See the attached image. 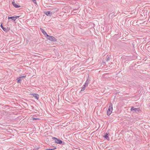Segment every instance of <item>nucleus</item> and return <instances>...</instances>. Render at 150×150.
Segmentation results:
<instances>
[{"label":"nucleus","mask_w":150,"mask_h":150,"mask_svg":"<svg viewBox=\"0 0 150 150\" xmlns=\"http://www.w3.org/2000/svg\"><path fill=\"white\" fill-rule=\"evenodd\" d=\"M112 110V103H110V105L107 110V115H110L111 113Z\"/></svg>","instance_id":"f257e3e1"},{"label":"nucleus","mask_w":150,"mask_h":150,"mask_svg":"<svg viewBox=\"0 0 150 150\" xmlns=\"http://www.w3.org/2000/svg\"><path fill=\"white\" fill-rule=\"evenodd\" d=\"M46 37L47 39L53 42L57 41V39L53 36L48 35Z\"/></svg>","instance_id":"f03ea898"},{"label":"nucleus","mask_w":150,"mask_h":150,"mask_svg":"<svg viewBox=\"0 0 150 150\" xmlns=\"http://www.w3.org/2000/svg\"><path fill=\"white\" fill-rule=\"evenodd\" d=\"M140 109L139 108H134L133 107L131 108L130 110L133 112H135L136 113H138L139 112Z\"/></svg>","instance_id":"7ed1b4c3"},{"label":"nucleus","mask_w":150,"mask_h":150,"mask_svg":"<svg viewBox=\"0 0 150 150\" xmlns=\"http://www.w3.org/2000/svg\"><path fill=\"white\" fill-rule=\"evenodd\" d=\"M53 139H54L55 142L56 143L61 144L64 142L62 141L55 137H53Z\"/></svg>","instance_id":"20e7f679"},{"label":"nucleus","mask_w":150,"mask_h":150,"mask_svg":"<svg viewBox=\"0 0 150 150\" xmlns=\"http://www.w3.org/2000/svg\"><path fill=\"white\" fill-rule=\"evenodd\" d=\"M0 26L3 30L5 32H7L9 30V29H8V28H4L2 24Z\"/></svg>","instance_id":"39448f33"},{"label":"nucleus","mask_w":150,"mask_h":150,"mask_svg":"<svg viewBox=\"0 0 150 150\" xmlns=\"http://www.w3.org/2000/svg\"><path fill=\"white\" fill-rule=\"evenodd\" d=\"M40 30L41 31L43 34L45 36L47 37L48 35L47 33L42 28H40Z\"/></svg>","instance_id":"423d86ee"},{"label":"nucleus","mask_w":150,"mask_h":150,"mask_svg":"<svg viewBox=\"0 0 150 150\" xmlns=\"http://www.w3.org/2000/svg\"><path fill=\"white\" fill-rule=\"evenodd\" d=\"M12 4L13 6L16 8H18L20 7V6L18 5L17 4H16L14 1L12 2Z\"/></svg>","instance_id":"0eeeda50"},{"label":"nucleus","mask_w":150,"mask_h":150,"mask_svg":"<svg viewBox=\"0 0 150 150\" xmlns=\"http://www.w3.org/2000/svg\"><path fill=\"white\" fill-rule=\"evenodd\" d=\"M34 97L37 100H38L39 99V95L38 94L36 93H33L32 94Z\"/></svg>","instance_id":"6e6552de"},{"label":"nucleus","mask_w":150,"mask_h":150,"mask_svg":"<svg viewBox=\"0 0 150 150\" xmlns=\"http://www.w3.org/2000/svg\"><path fill=\"white\" fill-rule=\"evenodd\" d=\"M103 137L106 138V139L108 140H109L110 139V138L108 136V134L107 133H105V134L103 136Z\"/></svg>","instance_id":"1a4fd4ad"},{"label":"nucleus","mask_w":150,"mask_h":150,"mask_svg":"<svg viewBox=\"0 0 150 150\" xmlns=\"http://www.w3.org/2000/svg\"><path fill=\"white\" fill-rule=\"evenodd\" d=\"M16 80H17V82L18 83H21L22 81L21 77H20L18 78H17Z\"/></svg>","instance_id":"9d476101"},{"label":"nucleus","mask_w":150,"mask_h":150,"mask_svg":"<svg viewBox=\"0 0 150 150\" xmlns=\"http://www.w3.org/2000/svg\"><path fill=\"white\" fill-rule=\"evenodd\" d=\"M90 81V80L88 79L85 82V84L86 85V86H88V84Z\"/></svg>","instance_id":"9b49d317"},{"label":"nucleus","mask_w":150,"mask_h":150,"mask_svg":"<svg viewBox=\"0 0 150 150\" xmlns=\"http://www.w3.org/2000/svg\"><path fill=\"white\" fill-rule=\"evenodd\" d=\"M8 19H11L12 20H13L14 21H15V18H14V16L8 17Z\"/></svg>","instance_id":"f8f14e48"},{"label":"nucleus","mask_w":150,"mask_h":150,"mask_svg":"<svg viewBox=\"0 0 150 150\" xmlns=\"http://www.w3.org/2000/svg\"><path fill=\"white\" fill-rule=\"evenodd\" d=\"M45 14L47 16L50 15V14H52V13L50 12V11H47L45 12Z\"/></svg>","instance_id":"ddd939ff"},{"label":"nucleus","mask_w":150,"mask_h":150,"mask_svg":"<svg viewBox=\"0 0 150 150\" xmlns=\"http://www.w3.org/2000/svg\"><path fill=\"white\" fill-rule=\"evenodd\" d=\"M110 60V57L108 56H107L106 57V61L108 62Z\"/></svg>","instance_id":"4468645a"},{"label":"nucleus","mask_w":150,"mask_h":150,"mask_svg":"<svg viewBox=\"0 0 150 150\" xmlns=\"http://www.w3.org/2000/svg\"><path fill=\"white\" fill-rule=\"evenodd\" d=\"M56 148L55 147H54V148H52V149H45L44 150H54L55 149H56Z\"/></svg>","instance_id":"2eb2a0df"},{"label":"nucleus","mask_w":150,"mask_h":150,"mask_svg":"<svg viewBox=\"0 0 150 150\" xmlns=\"http://www.w3.org/2000/svg\"><path fill=\"white\" fill-rule=\"evenodd\" d=\"M39 119L38 118H35V117H33V121L36 120H39Z\"/></svg>","instance_id":"dca6fc26"},{"label":"nucleus","mask_w":150,"mask_h":150,"mask_svg":"<svg viewBox=\"0 0 150 150\" xmlns=\"http://www.w3.org/2000/svg\"><path fill=\"white\" fill-rule=\"evenodd\" d=\"M85 88H84V87H82L80 92H81V91H84L85 90Z\"/></svg>","instance_id":"f3484780"},{"label":"nucleus","mask_w":150,"mask_h":150,"mask_svg":"<svg viewBox=\"0 0 150 150\" xmlns=\"http://www.w3.org/2000/svg\"><path fill=\"white\" fill-rule=\"evenodd\" d=\"M19 16H14V18L15 20H16L19 17Z\"/></svg>","instance_id":"a211bd4d"},{"label":"nucleus","mask_w":150,"mask_h":150,"mask_svg":"<svg viewBox=\"0 0 150 150\" xmlns=\"http://www.w3.org/2000/svg\"><path fill=\"white\" fill-rule=\"evenodd\" d=\"M35 4H37L36 1V0H31Z\"/></svg>","instance_id":"6ab92c4d"},{"label":"nucleus","mask_w":150,"mask_h":150,"mask_svg":"<svg viewBox=\"0 0 150 150\" xmlns=\"http://www.w3.org/2000/svg\"><path fill=\"white\" fill-rule=\"evenodd\" d=\"M26 77V76H21L20 77H21V78H25Z\"/></svg>","instance_id":"aec40b11"},{"label":"nucleus","mask_w":150,"mask_h":150,"mask_svg":"<svg viewBox=\"0 0 150 150\" xmlns=\"http://www.w3.org/2000/svg\"><path fill=\"white\" fill-rule=\"evenodd\" d=\"M86 86V85L85 84H84L83 85V86L82 87H84V88H85L86 86Z\"/></svg>","instance_id":"412c9836"},{"label":"nucleus","mask_w":150,"mask_h":150,"mask_svg":"<svg viewBox=\"0 0 150 150\" xmlns=\"http://www.w3.org/2000/svg\"><path fill=\"white\" fill-rule=\"evenodd\" d=\"M38 148H35L33 149V150H38Z\"/></svg>","instance_id":"4be33fe9"}]
</instances>
